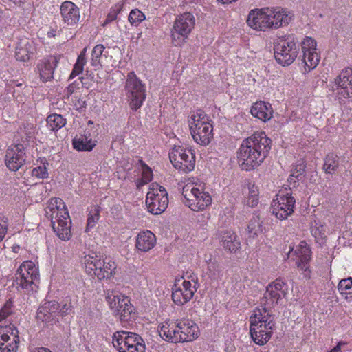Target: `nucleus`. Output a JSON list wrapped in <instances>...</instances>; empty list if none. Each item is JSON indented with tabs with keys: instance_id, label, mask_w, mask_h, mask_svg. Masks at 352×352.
Returning <instances> with one entry per match:
<instances>
[{
	"instance_id": "59",
	"label": "nucleus",
	"mask_w": 352,
	"mask_h": 352,
	"mask_svg": "<svg viewBox=\"0 0 352 352\" xmlns=\"http://www.w3.org/2000/svg\"><path fill=\"white\" fill-rule=\"evenodd\" d=\"M15 94H16V91L14 90V92H13V96L14 97H16Z\"/></svg>"
},
{
	"instance_id": "15",
	"label": "nucleus",
	"mask_w": 352,
	"mask_h": 352,
	"mask_svg": "<svg viewBox=\"0 0 352 352\" xmlns=\"http://www.w3.org/2000/svg\"><path fill=\"white\" fill-rule=\"evenodd\" d=\"M296 200L291 190H280L272 203V214L280 220L287 219L294 212Z\"/></svg>"
},
{
	"instance_id": "1",
	"label": "nucleus",
	"mask_w": 352,
	"mask_h": 352,
	"mask_svg": "<svg viewBox=\"0 0 352 352\" xmlns=\"http://www.w3.org/2000/svg\"><path fill=\"white\" fill-rule=\"evenodd\" d=\"M272 143L264 131L255 132L245 138L236 152L241 168L250 171L260 166L268 155Z\"/></svg>"
},
{
	"instance_id": "37",
	"label": "nucleus",
	"mask_w": 352,
	"mask_h": 352,
	"mask_svg": "<svg viewBox=\"0 0 352 352\" xmlns=\"http://www.w3.org/2000/svg\"><path fill=\"white\" fill-rule=\"evenodd\" d=\"M339 158L333 153H329L324 159L322 169L327 174H334L339 167Z\"/></svg>"
},
{
	"instance_id": "48",
	"label": "nucleus",
	"mask_w": 352,
	"mask_h": 352,
	"mask_svg": "<svg viewBox=\"0 0 352 352\" xmlns=\"http://www.w3.org/2000/svg\"><path fill=\"white\" fill-rule=\"evenodd\" d=\"M87 61L80 60L77 58L76 63L74 65L73 69L69 75V79H72L77 76L78 75L82 73L84 69V66L86 64Z\"/></svg>"
},
{
	"instance_id": "31",
	"label": "nucleus",
	"mask_w": 352,
	"mask_h": 352,
	"mask_svg": "<svg viewBox=\"0 0 352 352\" xmlns=\"http://www.w3.org/2000/svg\"><path fill=\"white\" fill-rule=\"evenodd\" d=\"M250 113L253 117L265 122L272 118L274 111L270 103L257 101L252 104Z\"/></svg>"
},
{
	"instance_id": "39",
	"label": "nucleus",
	"mask_w": 352,
	"mask_h": 352,
	"mask_svg": "<svg viewBox=\"0 0 352 352\" xmlns=\"http://www.w3.org/2000/svg\"><path fill=\"white\" fill-rule=\"evenodd\" d=\"M101 208L98 205L91 206L88 208L86 232L94 228L100 218Z\"/></svg>"
},
{
	"instance_id": "58",
	"label": "nucleus",
	"mask_w": 352,
	"mask_h": 352,
	"mask_svg": "<svg viewBox=\"0 0 352 352\" xmlns=\"http://www.w3.org/2000/svg\"><path fill=\"white\" fill-rule=\"evenodd\" d=\"M23 85V84L21 82H19V83L16 84V86L18 87H20V88H22Z\"/></svg>"
},
{
	"instance_id": "45",
	"label": "nucleus",
	"mask_w": 352,
	"mask_h": 352,
	"mask_svg": "<svg viewBox=\"0 0 352 352\" xmlns=\"http://www.w3.org/2000/svg\"><path fill=\"white\" fill-rule=\"evenodd\" d=\"M145 19V14L138 8L131 10L128 16L130 24L135 27H138Z\"/></svg>"
},
{
	"instance_id": "44",
	"label": "nucleus",
	"mask_w": 352,
	"mask_h": 352,
	"mask_svg": "<svg viewBox=\"0 0 352 352\" xmlns=\"http://www.w3.org/2000/svg\"><path fill=\"white\" fill-rule=\"evenodd\" d=\"M125 4L124 0H121L114 4L110 9L109 14L107 16V19L103 24L105 25L106 24L116 20L117 19L118 15L123 10L124 6Z\"/></svg>"
},
{
	"instance_id": "17",
	"label": "nucleus",
	"mask_w": 352,
	"mask_h": 352,
	"mask_svg": "<svg viewBox=\"0 0 352 352\" xmlns=\"http://www.w3.org/2000/svg\"><path fill=\"white\" fill-rule=\"evenodd\" d=\"M197 282L192 279V281L184 279L175 281L172 287V300L178 306H182L188 302L195 295L197 291Z\"/></svg>"
},
{
	"instance_id": "32",
	"label": "nucleus",
	"mask_w": 352,
	"mask_h": 352,
	"mask_svg": "<svg viewBox=\"0 0 352 352\" xmlns=\"http://www.w3.org/2000/svg\"><path fill=\"white\" fill-rule=\"evenodd\" d=\"M59 309V303L56 300L45 302L37 310L36 318L38 320L49 322L53 320Z\"/></svg>"
},
{
	"instance_id": "11",
	"label": "nucleus",
	"mask_w": 352,
	"mask_h": 352,
	"mask_svg": "<svg viewBox=\"0 0 352 352\" xmlns=\"http://www.w3.org/2000/svg\"><path fill=\"white\" fill-rule=\"evenodd\" d=\"M124 88L130 108L133 111L140 109L146 96V86L134 72L128 73Z\"/></svg>"
},
{
	"instance_id": "55",
	"label": "nucleus",
	"mask_w": 352,
	"mask_h": 352,
	"mask_svg": "<svg viewBox=\"0 0 352 352\" xmlns=\"http://www.w3.org/2000/svg\"><path fill=\"white\" fill-rule=\"evenodd\" d=\"M300 179H301L300 177L298 178L296 175L291 173L287 181L289 183V185H292L294 187L296 186V184L297 183V182Z\"/></svg>"
},
{
	"instance_id": "7",
	"label": "nucleus",
	"mask_w": 352,
	"mask_h": 352,
	"mask_svg": "<svg viewBox=\"0 0 352 352\" xmlns=\"http://www.w3.org/2000/svg\"><path fill=\"white\" fill-rule=\"evenodd\" d=\"M39 270L36 264L30 260L23 261L18 267L14 274V282L17 288L25 294L35 290L39 282Z\"/></svg>"
},
{
	"instance_id": "41",
	"label": "nucleus",
	"mask_w": 352,
	"mask_h": 352,
	"mask_svg": "<svg viewBox=\"0 0 352 352\" xmlns=\"http://www.w3.org/2000/svg\"><path fill=\"white\" fill-rule=\"evenodd\" d=\"M66 124V119L63 116L53 113L47 118V126L53 131H57Z\"/></svg>"
},
{
	"instance_id": "9",
	"label": "nucleus",
	"mask_w": 352,
	"mask_h": 352,
	"mask_svg": "<svg viewBox=\"0 0 352 352\" xmlns=\"http://www.w3.org/2000/svg\"><path fill=\"white\" fill-rule=\"evenodd\" d=\"M274 57L283 66L292 65L299 53L298 41L294 35L285 36L274 44Z\"/></svg>"
},
{
	"instance_id": "20",
	"label": "nucleus",
	"mask_w": 352,
	"mask_h": 352,
	"mask_svg": "<svg viewBox=\"0 0 352 352\" xmlns=\"http://www.w3.org/2000/svg\"><path fill=\"white\" fill-rule=\"evenodd\" d=\"M19 343V331L14 324L0 327L1 352H16Z\"/></svg>"
},
{
	"instance_id": "35",
	"label": "nucleus",
	"mask_w": 352,
	"mask_h": 352,
	"mask_svg": "<svg viewBox=\"0 0 352 352\" xmlns=\"http://www.w3.org/2000/svg\"><path fill=\"white\" fill-rule=\"evenodd\" d=\"M245 203L250 208H254L258 204L259 190L254 184H248V190L245 192Z\"/></svg>"
},
{
	"instance_id": "14",
	"label": "nucleus",
	"mask_w": 352,
	"mask_h": 352,
	"mask_svg": "<svg viewBox=\"0 0 352 352\" xmlns=\"http://www.w3.org/2000/svg\"><path fill=\"white\" fill-rule=\"evenodd\" d=\"M169 158L173 166L180 172L186 173L195 169V154L190 148L175 146L169 152Z\"/></svg>"
},
{
	"instance_id": "33",
	"label": "nucleus",
	"mask_w": 352,
	"mask_h": 352,
	"mask_svg": "<svg viewBox=\"0 0 352 352\" xmlns=\"http://www.w3.org/2000/svg\"><path fill=\"white\" fill-rule=\"evenodd\" d=\"M96 143L97 141L91 138L89 132L77 135L72 140L73 148L78 151H91Z\"/></svg>"
},
{
	"instance_id": "12",
	"label": "nucleus",
	"mask_w": 352,
	"mask_h": 352,
	"mask_svg": "<svg viewBox=\"0 0 352 352\" xmlns=\"http://www.w3.org/2000/svg\"><path fill=\"white\" fill-rule=\"evenodd\" d=\"M168 204V195L166 188L155 182L151 184L146 196L148 211L153 214H160L166 210Z\"/></svg>"
},
{
	"instance_id": "23",
	"label": "nucleus",
	"mask_w": 352,
	"mask_h": 352,
	"mask_svg": "<svg viewBox=\"0 0 352 352\" xmlns=\"http://www.w3.org/2000/svg\"><path fill=\"white\" fill-rule=\"evenodd\" d=\"M289 287L287 283L281 278H278L270 283L266 288L265 298L274 306L279 303L288 294Z\"/></svg>"
},
{
	"instance_id": "16",
	"label": "nucleus",
	"mask_w": 352,
	"mask_h": 352,
	"mask_svg": "<svg viewBox=\"0 0 352 352\" xmlns=\"http://www.w3.org/2000/svg\"><path fill=\"white\" fill-rule=\"evenodd\" d=\"M302 62L304 64L302 73L307 74L314 69L320 60V53L317 50V43L314 38L306 36L300 43Z\"/></svg>"
},
{
	"instance_id": "2",
	"label": "nucleus",
	"mask_w": 352,
	"mask_h": 352,
	"mask_svg": "<svg viewBox=\"0 0 352 352\" xmlns=\"http://www.w3.org/2000/svg\"><path fill=\"white\" fill-rule=\"evenodd\" d=\"M250 334L257 345L263 346L271 339L276 329L274 317L266 307H256L250 316Z\"/></svg>"
},
{
	"instance_id": "42",
	"label": "nucleus",
	"mask_w": 352,
	"mask_h": 352,
	"mask_svg": "<svg viewBox=\"0 0 352 352\" xmlns=\"http://www.w3.org/2000/svg\"><path fill=\"white\" fill-rule=\"evenodd\" d=\"M338 289L340 294L349 301H352V278L342 279L338 285Z\"/></svg>"
},
{
	"instance_id": "6",
	"label": "nucleus",
	"mask_w": 352,
	"mask_h": 352,
	"mask_svg": "<svg viewBox=\"0 0 352 352\" xmlns=\"http://www.w3.org/2000/svg\"><path fill=\"white\" fill-rule=\"evenodd\" d=\"M86 272L98 280L109 279L116 274L117 265L110 257H103L93 253L84 256Z\"/></svg>"
},
{
	"instance_id": "8",
	"label": "nucleus",
	"mask_w": 352,
	"mask_h": 352,
	"mask_svg": "<svg viewBox=\"0 0 352 352\" xmlns=\"http://www.w3.org/2000/svg\"><path fill=\"white\" fill-rule=\"evenodd\" d=\"M195 18L192 13L186 12L176 16L170 29L171 43L175 46H182L188 40L195 28Z\"/></svg>"
},
{
	"instance_id": "19",
	"label": "nucleus",
	"mask_w": 352,
	"mask_h": 352,
	"mask_svg": "<svg viewBox=\"0 0 352 352\" xmlns=\"http://www.w3.org/2000/svg\"><path fill=\"white\" fill-rule=\"evenodd\" d=\"M25 147L21 143L12 144L6 150L5 163L11 171H17L25 163Z\"/></svg>"
},
{
	"instance_id": "28",
	"label": "nucleus",
	"mask_w": 352,
	"mask_h": 352,
	"mask_svg": "<svg viewBox=\"0 0 352 352\" xmlns=\"http://www.w3.org/2000/svg\"><path fill=\"white\" fill-rule=\"evenodd\" d=\"M179 327L178 320H167L160 326V337L170 343H180Z\"/></svg>"
},
{
	"instance_id": "57",
	"label": "nucleus",
	"mask_w": 352,
	"mask_h": 352,
	"mask_svg": "<svg viewBox=\"0 0 352 352\" xmlns=\"http://www.w3.org/2000/svg\"><path fill=\"white\" fill-rule=\"evenodd\" d=\"M33 352H52L48 348L45 347H38L36 348Z\"/></svg>"
},
{
	"instance_id": "46",
	"label": "nucleus",
	"mask_w": 352,
	"mask_h": 352,
	"mask_svg": "<svg viewBox=\"0 0 352 352\" xmlns=\"http://www.w3.org/2000/svg\"><path fill=\"white\" fill-rule=\"evenodd\" d=\"M248 232L250 236L253 238L258 236V234L261 232V225L258 217H254L251 219L248 226Z\"/></svg>"
},
{
	"instance_id": "38",
	"label": "nucleus",
	"mask_w": 352,
	"mask_h": 352,
	"mask_svg": "<svg viewBox=\"0 0 352 352\" xmlns=\"http://www.w3.org/2000/svg\"><path fill=\"white\" fill-rule=\"evenodd\" d=\"M142 166L141 178L135 180V185L138 189L148 184L153 179V171L151 168L142 160L139 161Z\"/></svg>"
},
{
	"instance_id": "25",
	"label": "nucleus",
	"mask_w": 352,
	"mask_h": 352,
	"mask_svg": "<svg viewBox=\"0 0 352 352\" xmlns=\"http://www.w3.org/2000/svg\"><path fill=\"white\" fill-rule=\"evenodd\" d=\"M268 18L270 19V28L278 29L287 25L292 21V14L286 9L281 8H269Z\"/></svg>"
},
{
	"instance_id": "34",
	"label": "nucleus",
	"mask_w": 352,
	"mask_h": 352,
	"mask_svg": "<svg viewBox=\"0 0 352 352\" xmlns=\"http://www.w3.org/2000/svg\"><path fill=\"white\" fill-rule=\"evenodd\" d=\"M336 82L338 87L345 90L349 97L352 96V66L342 70Z\"/></svg>"
},
{
	"instance_id": "36",
	"label": "nucleus",
	"mask_w": 352,
	"mask_h": 352,
	"mask_svg": "<svg viewBox=\"0 0 352 352\" xmlns=\"http://www.w3.org/2000/svg\"><path fill=\"white\" fill-rule=\"evenodd\" d=\"M32 170V175L36 178L45 179L49 177V173L47 166L49 165L47 160L45 158H42L37 160V164Z\"/></svg>"
},
{
	"instance_id": "4",
	"label": "nucleus",
	"mask_w": 352,
	"mask_h": 352,
	"mask_svg": "<svg viewBox=\"0 0 352 352\" xmlns=\"http://www.w3.org/2000/svg\"><path fill=\"white\" fill-rule=\"evenodd\" d=\"M188 126L196 144L206 146L211 143L214 138L213 121L203 109H197L190 112Z\"/></svg>"
},
{
	"instance_id": "43",
	"label": "nucleus",
	"mask_w": 352,
	"mask_h": 352,
	"mask_svg": "<svg viewBox=\"0 0 352 352\" xmlns=\"http://www.w3.org/2000/svg\"><path fill=\"white\" fill-rule=\"evenodd\" d=\"M310 230L312 236L317 240L324 239L326 237L325 225L318 219L311 222Z\"/></svg>"
},
{
	"instance_id": "51",
	"label": "nucleus",
	"mask_w": 352,
	"mask_h": 352,
	"mask_svg": "<svg viewBox=\"0 0 352 352\" xmlns=\"http://www.w3.org/2000/svg\"><path fill=\"white\" fill-rule=\"evenodd\" d=\"M79 83L76 81L73 82L69 84L64 92V97L69 98L74 91L79 88Z\"/></svg>"
},
{
	"instance_id": "49",
	"label": "nucleus",
	"mask_w": 352,
	"mask_h": 352,
	"mask_svg": "<svg viewBox=\"0 0 352 352\" xmlns=\"http://www.w3.org/2000/svg\"><path fill=\"white\" fill-rule=\"evenodd\" d=\"M12 302L7 301L4 306L0 309V322L6 319L12 312Z\"/></svg>"
},
{
	"instance_id": "21",
	"label": "nucleus",
	"mask_w": 352,
	"mask_h": 352,
	"mask_svg": "<svg viewBox=\"0 0 352 352\" xmlns=\"http://www.w3.org/2000/svg\"><path fill=\"white\" fill-rule=\"evenodd\" d=\"M267 11L268 7L250 10L246 19L247 25L258 32H266L270 30Z\"/></svg>"
},
{
	"instance_id": "24",
	"label": "nucleus",
	"mask_w": 352,
	"mask_h": 352,
	"mask_svg": "<svg viewBox=\"0 0 352 352\" xmlns=\"http://www.w3.org/2000/svg\"><path fill=\"white\" fill-rule=\"evenodd\" d=\"M179 327L180 343L190 342L195 340L200 335L198 325L188 318L178 319Z\"/></svg>"
},
{
	"instance_id": "5",
	"label": "nucleus",
	"mask_w": 352,
	"mask_h": 352,
	"mask_svg": "<svg viewBox=\"0 0 352 352\" xmlns=\"http://www.w3.org/2000/svg\"><path fill=\"white\" fill-rule=\"evenodd\" d=\"M185 206L194 212H203L212 204V199L204 182H188L182 188Z\"/></svg>"
},
{
	"instance_id": "56",
	"label": "nucleus",
	"mask_w": 352,
	"mask_h": 352,
	"mask_svg": "<svg viewBox=\"0 0 352 352\" xmlns=\"http://www.w3.org/2000/svg\"><path fill=\"white\" fill-rule=\"evenodd\" d=\"M87 47H85L78 56V59L87 61L86 56H87Z\"/></svg>"
},
{
	"instance_id": "47",
	"label": "nucleus",
	"mask_w": 352,
	"mask_h": 352,
	"mask_svg": "<svg viewBox=\"0 0 352 352\" xmlns=\"http://www.w3.org/2000/svg\"><path fill=\"white\" fill-rule=\"evenodd\" d=\"M104 49L105 47L102 44H98L94 47L91 52V65L97 66L100 63V59Z\"/></svg>"
},
{
	"instance_id": "30",
	"label": "nucleus",
	"mask_w": 352,
	"mask_h": 352,
	"mask_svg": "<svg viewBox=\"0 0 352 352\" xmlns=\"http://www.w3.org/2000/svg\"><path fill=\"white\" fill-rule=\"evenodd\" d=\"M220 245L230 252H236L241 248V243L235 232L232 230L222 231L219 234Z\"/></svg>"
},
{
	"instance_id": "40",
	"label": "nucleus",
	"mask_w": 352,
	"mask_h": 352,
	"mask_svg": "<svg viewBox=\"0 0 352 352\" xmlns=\"http://www.w3.org/2000/svg\"><path fill=\"white\" fill-rule=\"evenodd\" d=\"M206 274L211 280H218L223 276L221 266L215 259H210L207 263Z\"/></svg>"
},
{
	"instance_id": "50",
	"label": "nucleus",
	"mask_w": 352,
	"mask_h": 352,
	"mask_svg": "<svg viewBox=\"0 0 352 352\" xmlns=\"http://www.w3.org/2000/svg\"><path fill=\"white\" fill-rule=\"evenodd\" d=\"M306 164L302 161H299L298 163L294 166V169L292 170V173L296 175L298 178L300 177L302 179V175L305 171Z\"/></svg>"
},
{
	"instance_id": "29",
	"label": "nucleus",
	"mask_w": 352,
	"mask_h": 352,
	"mask_svg": "<svg viewBox=\"0 0 352 352\" xmlns=\"http://www.w3.org/2000/svg\"><path fill=\"white\" fill-rule=\"evenodd\" d=\"M156 243V236L151 231L142 230L135 237V251L138 254L148 252L155 246Z\"/></svg>"
},
{
	"instance_id": "22",
	"label": "nucleus",
	"mask_w": 352,
	"mask_h": 352,
	"mask_svg": "<svg viewBox=\"0 0 352 352\" xmlns=\"http://www.w3.org/2000/svg\"><path fill=\"white\" fill-rule=\"evenodd\" d=\"M61 55H49L40 59L36 67V72L40 80L46 82L54 78L55 69L57 67Z\"/></svg>"
},
{
	"instance_id": "52",
	"label": "nucleus",
	"mask_w": 352,
	"mask_h": 352,
	"mask_svg": "<svg viewBox=\"0 0 352 352\" xmlns=\"http://www.w3.org/2000/svg\"><path fill=\"white\" fill-rule=\"evenodd\" d=\"M72 311V305L71 302L65 303L61 305H59V309L58 312L60 313L61 316H66L69 314Z\"/></svg>"
},
{
	"instance_id": "18",
	"label": "nucleus",
	"mask_w": 352,
	"mask_h": 352,
	"mask_svg": "<svg viewBox=\"0 0 352 352\" xmlns=\"http://www.w3.org/2000/svg\"><path fill=\"white\" fill-rule=\"evenodd\" d=\"M294 251V261L298 269L302 271V274L306 279H309L311 275L310 269V261L311 259V251L305 241H301L294 250L290 248L289 252Z\"/></svg>"
},
{
	"instance_id": "53",
	"label": "nucleus",
	"mask_w": 352,
	"mask_h": 352,
	"mask_svg": "<svg viewBox=\"0 0 352 352\" xmlns=\"http://www.w3.org/2000/svg\"><path fill=\"white\" fill-rule=\"evenodd\" d=\"M8 230V226L5 223L0 222V242L4 239Z\"/></svg>"
},
{
	"instance_id": "27",
	"label": "nucleus",
	"mask_w": 352,
	"mask_h": 352,
	"mask_svg": "<svg viewBox=\"0 0 352 352\" xmlns=\"http://www.w3.org/2000/svg\"><path fill=\"white\" fill-rule=\"evenodd\" d=\"M60 14L63 22L67 26L76 25L80 18L79 8L71 1H65L61 3Z\"/></svg>"
},
{
	"instance_id": "26",
	"label": "nucleus",
	"mask_w": 352,
	"mask_h": 352,
	"mask_svg": "<svg viewBox=\"0 0 352 352\" xmlns=\"http://www.w3.org/2000/svg\"><path fill=\"white\" fill-rule=\"evenodd\" d=\"M35 50L33 41L29 38L24 36L16 42L14 57L18 61L27 62L33 56Z\"/></svg>"
},
{
	"instance_id": "3",
	"label": "nucleus",
	"mask_w": 352,
	"mask_h": 352,
	"mask_svg": "<svg viewBox=\"0 0 352 352\" xmlns=\"http://www.w3.org/2000/svg\"><path fill=\"white\" fill-rule=\"evenodd\" d=\"M56 236L63 241L72 237V221L65 203L59 197L50 199L45 209Z\"/></svg>"
},
{
	"instance_id": "13",
	"label": "nucleus",
	"mask_w": 352,
	"mask_h": 352,
	"mask_svg": "<svg viewBox=\"0 0 352 352\" xmlns=\"http://www.w3.org/2000/svg\"><path fill=\"white\" fill-rule=\"evenodd\" d=\"M112 343L119 352H144L143 339L137 333L119 331L113 333Z\"/></svg>"
},
{
	"instance_id": "54",
	"label": "nucleus",
	"mask_w": 352,
	"mask_h": 352,
	"mask_svg": "<svg viewBox=\"0 0 352 352\" xmlns=\"http://www.w3.org/2000/svg\"><path fill=\"white\" fill-rule=\"evenodd\" d=\"M346 342L343 341H340L338 342L337 345L334 346L329 352H342V347L345 346Z\"/></svg>"
},
{
	"instance_id": "10",
	"label": "nucleus",
	"mask_w": 352,
	"mask_h": 352,
	"mask_svg": "<svg viewBox=\"0 0 352 352\" xmlns=\"http://www.w3.org/2000/svg\"><path fill=\"white\" fill-rule=\"evenodd\" d=\"M105 299L113 316L123 322L130 320L134 307L127 296L113 289L107 292Z\"/></svg>"
}]
</instances>
